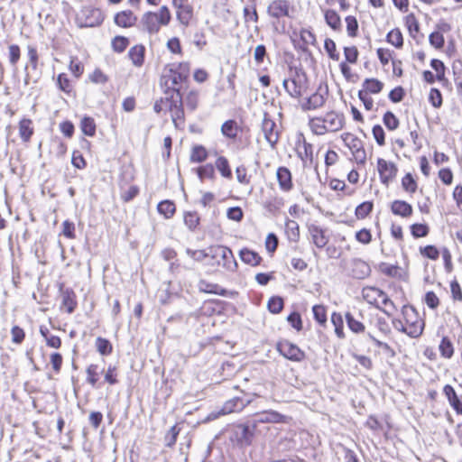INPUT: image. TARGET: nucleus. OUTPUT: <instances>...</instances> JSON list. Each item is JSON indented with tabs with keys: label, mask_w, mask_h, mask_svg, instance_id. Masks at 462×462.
<instances>
[{
	"label": "nucleus",
	"mask_w": 462,
	"mask_h": 462,
	"mask_svg": "<svg viewBox=\"0 0 462 462\" xmlns=\"http://www.w3.org/2000/svg\"><path fill=\"white\" fill-rule=\"evenodd\" d=\"M262 130L265 140L268 142L272 148H274L279 140V133L275 122L269 118L267 115H265L263 120Z\"/></svg>",
	"instance_id": "f8f14e48"
},
{
	"label": "nucleus",
	"mask_w": 462,
	"mask_h": 462,
	"mask_svg": "<svg viewBox=\"0 0 462 462\" xmlns=\"http://www.w3.org/2000/svg\"><path fill=\"white\" fill-rule=\"evenodd\" d=\"M443 393L457 413L462 414V402L458 399L454 388L447 384L444 386Z\"/></svg>",
	"instance_id": "4be33fe9"
},
{
	"label": "nucleus",
	"mask_w": 462,
	"mask_h": 462,
	"mask_svg": "<svg viewBox=\"0 0 462 462\" xmlns=\"http://www.w3.org/2000/svg\"><path fill=\"white\" fill-rule=\"evenodd\" d=\"M145 47L137 44L132 47L128 51V57L135 67H142L144 62Z\"/></svg>",
	"instance_id": "412c9836"
},
{
	"label": "nucleus",
	"mask_w": 462,
	"mask_h": 462,
	"mask_svg": "<svg viewBox=\"0 0 462 462\" xmlns=\"http://www.w3.org/2000/svg\"><path fill=\"white\" fill-rule=\"evenodd\" d=\"M177 18L183 25H188L192 18V7L188 4L177 10Z\"/></svg>",
	"instance_id": "c03bdc74"
},
{
	"label": "nucleus",
	"mask_w": 462,
	"mask_h": 462,
	"mask_svg": "<svg viewBox=\"0 0 462 462\" xmlns=\"http://www.w3.org/2000/svg\"><path fill=\"white\" fill-rule=\"evenodd\" d=\"M87 382L93 387L96 386L100 372L98 371V365L95 364H91L88 366L87 370Z\"/></svg>",
	"instance_id": "49530a36"
},
{
	"label": "nucleus",
	"mask_w": 462,
	"mask_h": 462,
	"mask_svg": "<svg viewBox=\"0 0 462 462\" xmlns=\"http://www.w3.org/2000/svg\"><path fill=\"white\" fill-rule=\"evenodd\" d=\"M57 86L61 91L65 93H70L72 90V85L70 83V80L68 75L65 73H60L58 75Z\"/></svg>",
	"instance_id": "4d7b16f0"
},
{
	"label": "nucleus",
	"mask_w": 462,
	"mask_h": 462,
	"mask_svg": "<svg viewBox=\"0 0 462 462\" xmlns=\"http://www.w3.org/2000/svg\"><path fill=\"white\" fill-rule=\"evenodd\" d=\"M198 176L199 180L202 181L204 179H211L215 178V168L212 164L208 163L197 169Z\"/></svg>",
	"instance_id": "603ef678"
},
{
	"label": "nucleus",
	"mask_w": 462,
	"mask_h": 462,
	"mask_svg": "<svg viewBox=\"0 0 462 462\" xmlns=\"http://www.w3.org/2000/svg\"><path fill=\"white\" fill-rule=\"evenodd\" d=\"M326 101L325 94L316 91L301 105L303 110H313L321 107Z\"/></svg>",
	"instance_id": "6ab92c4d"
},
{
	"label": "nucleus",
	"mask_w": 462,
	"mask_h": 462,
	"mask_svg": "<svg viewBox=\"0 0 462 462\" xmlns=\"http://www.w3.org/2000/svg\"><path fill=\"white\" fill-rule=\"evenodd\" d=\"M221 301L218 300H206L200 308V313L206 316H211L216 312H220L217 308L219 307Z\"/></svg>",
	"instance_id": "58836bf2"
},
{
	"label": "nucleus",
	"mask_w": 462,
	"mask_h": 462,
	"mask_svg": "<svg viewBox=\"0 0 462 462\" xmlns=\"http://www.w3.org/2000/svg\"><path fill=\"white\" fill-rule=\"evenodd\" d=\"M362 91L369 94H378L383 90V83L377 79H365L362 84Z\"/></svg>",
	"instance_id": "a878e982"
},
{
	"label": "nucleus",
	"mask_w": 462,
	"mask_h": 462,
	"mask_svg": "<svg viewBox=\"0 0 462 462\" xmlns=\"http://www.w3.org/2000/svg\"><path fill=\"white\" fill-rule=\"evenodd\" d=\"M411 232L415 238L424 237L429 234V226L425 224H413Z\"/></svg>",
	"instance_id": "774afa93"
},
{
	"label": "nucleus",
	"mask_w": 462,
	"mask_h": 462,
	"mask_svg": "<svg viewBox=\"0 0 462 462\" xmlns=\"http://www.w3.org/2000/svg\"><path fill=\"white\" fill-rule=\"evenodd\" d=\"M40 333L46 341V345L51 348H60L61 346V339L58 336L51 335L45 326L40 327Z\"/></svg>",
	"instance_id": "c85d7f7f"
},
{
	"label": "nucleus",
	"mask_w": 462,
	"mask_h": 462,
	"mask_svg": "<svg viewBox=\"0 0 462 462\" xmlns=\"http://www.w3.org/2000/svg\"><path fill=\"white\" fill-rule=\"evenodd\" d=\"M391 211L393 215L400 216L402 217H409L412 215V207L411 204L404 200L396 199L392 202Z\"/></svg>",
	"instance_id": "aec40b11"
},
{
	"label": "nucleus",
	"mask_w": 462,
	"mask_h": 462,
	"mask_svg": "<svg viewBox=\"0 0 462 462\" xmlns=\"http://www.w3.org/2000/svg\"><path fill=\"white\" fill-rule=\"evenodd\" d=\"M324 48L330 59L339 60V53L337 51L336 43L332 39L327 38L324 42Z\"/></svg>",
	"instance_id": "0e129e2a"
},
{
	"label": "nucleus",
	"mask_w": 462,
	"mask_h": 462,
	"mask_svg": "<svg viewBox=\"0 0 462 462\" xmlns=\"http://www.w3.org/2000/svg\"><path fill=\"white\" fill-rule=\"evenodd\" d=\"M286 421V416L276 411L268 410L254 415L252 421L254 429H256L258 423H281Z\"/></svg>",
	"instance_id": "9b49d317"
},
{
	"label": "nucleus",
	"mask_w": 462,
	"mask_h": 462,
	"mask_svg": "<svg viewBox=\"0 0 462 462\" xmlns=\"http://www.w3.org/2000/svg\"><path fill=\"white\" fill-rule=\"evenodd\" d=\"M384 291L376 288V287H365L362 290V297L363 299L371 305L375 306L376 308L380 309L378 305L379 299H383L384 296Z\"/></svg>",
	"instance_id": "dca6fc26"
},
{
	"label": "nucleus",
	"mask_w": 462,
	"mask_h": 462,
	"mask_svg": "<svg viewBox=\"0 0 462 462\" xmlns=\"http://www.w3.org/2000/svg\"><path fill=\"white\" fill-rule=\"evenodd\" d=\"M141 24L143 30L151 34L157 33L161 26L158 21V14L153 12H146L143 14L141 19Z\"/></svg>",
	"instance_id": "2eb2a0df"
},
{
	"label": "nucleus",
	"mask_w": 462,
	"mask_h": 462,
	"mask_svg": "<svg viewBox=\"0 0 462 462\" xmlns=\"http://www.w3.org/2000/svg\"><path fill=\"white\" fill-rule=\"evenodd\" d=\"M172 69H174L177 74L180 76V78L184 79L186 81L189 76V64L187 62L182 63H173L169 65Z\"/></svg>",
	"instance_id": "e2e57ef3"
},
{
	"label": "nucleus",
	"mask_w": 462,
	"mask_h": 462,
	"mask_svg": "<svg viewBox=\"0 0 462 462\" xmlns=\"http://www.w3.org/2000/svg\"><path fill=\"white\" fill-rule=\"evenodd\" d=\"M325 20L327 24L330 26L333 30L341 29V19L335 10H327L325 12Z\"/></svg>",
	"instance_id": "c9c22d12"
},
{
	"label": "nucleus",
	"mask_w": 462,
	"mask_h": 462,
	"mask_svg": "<svg viewBox=\"0 0 462 462\" xmlns=\"http://www.w3.org/2000/svg\"><path fill=\"white\" fill-rule=\"evenodd\" d=\"M303 150H300L298 152L299 157L301 159L303 163H305L307 161H310V162L313 160V146L311 143H307L305 140L303 141L302 144Z\"/></svg>",
	"instance_id": "8fccbe9b"
},
{
	"label": "nucleus",
	"mask_w": 462,
	"mask_h": 462,
	"mask_svg": "<svg viewBox=\"0 0 462 462\" xmlns=\"http://www.w3.org/2000/svg\"><path fill=\"white\" fill-rule=\"evenodd\" d=\"M32 120L28 118H23L19 122V135L21 139L27 143L30 141L32 135L33 134V128L32 127Z\"/></svg>",
	"instance_id": "c756f323"
},
{
	"label": "nucleus",
	"mask_w": 462,
	"mask_h": 462,
	"mask_svg": "<svg viewBox=\"0 0 462 462\" xmlns=\"http://www.w3.org/2000/svg\"><path fill=\"white\" fill-rule=\"evenodd\" d=\"M373 203L371 201H365L358 205L356 208V216L359 219L366 217L373 210Z\"/></svg>",
	"instance_id": "864d4df0"
},
{
	"label": "nucleus",
	"mask_w": 462,
	"mask_h": 462,
	"mask_svg": "<svg viewBox=\"0 0 462 462\" xmlns=\"http://www.w3.org/2000/svg\"><path fill=\"white\" fill-rule=\"evenodd\" d=\"M353 265L354 277L357 279H363L369 275L371 270L369 265L365 262L357 259L353 262Z\"/></svg>",
	"instance_id": "7c9ffc66"
},
{
	"label": "nucleus",
	"mask_w": 462,
	"mask_h": 462,
	"mask_svg": "<svg viewBox=\"0 0 462 462\" xmlns=\"http://www.w3.org/2000/svg\"><path fill=\"white\" fill-rule=\"evenodd\" d=\"M186 82V80L177 72L172 69L169 65L164 69L163 73L161 78V84L163 85L166 88L165 93L168 94L171 90L172 92L171 95L175 94V97L178 96V91L180 93V88L178 86L181 85L182 83Z\"/></svg>",
	"instance_id": "39448f33"
},
{
	"label": "nucleus",
	"mask_w": 462,
	"mask_h": 462,
	"mask_svg": "<svg viewBox=\"0 0 462 462\" xmlns=\"http://www.w3.org/2000/svg\"><path fill=\"white\" fill-rule=\"evenodd\" d=\"M157 209L161 215L165 217V218H171L176 211V207L172 201L163 200L158 204Z\"/></svg>",
	"instance_id": "4c0bfd02"
},
{
	"label": "nucleus",
	"mask_w": 462,
	"mask_h": 462,
	"mask_svg": "<svg viewBox=\"0 0 462 462\" xmlns=\"http://www.w3.org/2000/svg\"><path fill=\"white\" fill-rule=\"evenodd\" d=\"M343 140L347 144L352 153L363 148L362 141L351 134H346Z\"/></svg>",
	"instance_id": "5fc2aeb1"
},
{
	"label": "nucleus",
	"mask_w": 462,
	"mask_h": 462,
	"mask_svg": "<svg viewBox=\"0 0 462 462\" xmlns=\"http://www.w3.org/2000/svg\"><path fill=\"white\" fill-rule=\"evenodd\" d=\"M208 157V152L206 148L202 145H195L192 148V152L190 154V161L192 162H202Z\"/></svg>",
	"instance_id": "37998d69"
},
{
	"label": "nucleus",
	"mask_w": 462,
	"mask_h": 462,
	"mask_svg": "<svg viewBox=\"0 0 462 462\" xmlns=\"http://www.w3.org/2000/svg\"><path fill=\"white\" fill-rule=\"evenodd\" d=\"M279 187L282 191H290L293 185L291 180V173L286 167H279L276 172Z\"/></svg>",
	"instance_id": "a211bd4d"
},
{
	"label": "nucleus",
	"mask_w": 462,
	"mask_h": 462,
	"mask_svg": "<svg viewBox=\"0 0 462 462\" xmlns=\"http://www.w3.org/2000/svg\"><path fill=\"white\" fill-rule=\"evenodd\" d=\"M184 223L189 230L193 231L199 223V217L196 212H187L184 215Z\"/></svg>",
	"instance_id": "680f3d73"
},
{
	"label": "nucleus",
	"mask_w": 462,
	"mask_h": 462,
	"mask_svg": "<svg viewBox=\"0 0 462 462\" xmlns=\"http://www.w3.org/2000/svg\"><path fill=\"white\" fill-rule=\"evenodd\" d=\"M312 312L315 320L320 325H325L327 322V313L325 307L323 305H315L312 308Z\"/></svg>",
	"instance_id": "bf43d9fd"
},
{
	"label": "nucleus",
	"mask_w": 462,
	"mask_h": 462,
	"mask_svg": "<svg viewBox=\"0 0 462 462\" xmlns=\"http://www.w3.org/2000/svg\"><path fill=\"white\" fill-rule=\"evenodd\" d=\"M283 305H284V303H283V300L282 297L273 296L268 300L267 307H268V310L270 312H272L273 314H278L282 310Z\"/></svg>",
	"instance_id": "09e8293b"
},
{
	"label": "nucleus",
	"mask_w": 462,
	"mask_h": 462,
	"mask_svg": "<svg viewBox=\"0 0 462 462\" xmlns=\"http://www.w3.org/2000/svg\"><path fill=\"white\" fill-rule=\"evenodd\" d=\"M383 122L386 128L390 131H393L399 126V119L391 111H387L383 117Z\"/></svg>",
	"instance_id": "3c124183"
},
{
	"label": "nucleus",
	"mask_w": 462,
	"mask_h": 462,
	"mask_svg": "<svg viewBox=\"0 0 462 462\" xmlns=\"http://www.w3.org/2000/svg\"><path fill=\"white\" fill-rule=\"evenodd\" d=\"M171 120L176 128H180L184 125V109L181 94L178 92V96L171 95V104L169 105Z\"/></svg>",
	"instance_id": "1a4fd4ad"
},
{
	"label": "nucleus",
	"mask_w": 462,
	"mask_h": 462,
	"mask_svg": "<svg viewBox=\"0 0 462 462\" xmlns=\"http://www.w3.org/2000/svg\"><path fill=\"white\" fill-rule=\"evenodd\" d=\"M198 287L201 292L217 294L221 296H225L226 294V289H223L219 285L208 282L205 280L199 281Z\"/></svg>",
	"instance_id": "393cba45"
},
{
	"label": "nucleus",
	"mask_w": 462,
	"mask_h": 462,
	"mask_svg": "<svg viewBox=\"0 0 462 462\" xmlns=\"http://www.w3.org/2000/svg\"><path fill=\"white\" fill-rule=\"evenodd\" d=\"M104 20L102 12L91 6L83 7L77 15L80 27H94L99 25Z\"/></svg>",
	"instance_id": "20e7f679"
},
{
	"label": "nucleus",
	"mask_w": 462,
	"mask_h": 462,
	"mask_svg": "<svg viewBox=\"0 0 462 462\" xmlns=\"http://www.w3.org/2000/svg\"><path fill=\"white\" fill-rule=\"evenodd\" d=\"M276 349L286 359L293 362H301L306 356L304 351L287 339L279 341Z\"/></svg>",
	"instance_id": "423d86ee"
},
{
	"label": "nucleus",
	"mask_w": 462,
	"mask_h": 462,
	"mask_svg": "<svg viewBox=\"0 0 462 462\" xmlns=\"http://www.w3.org/2000/svg\"><path fill=\"white\" fill-rule=\"evenodd\" d=\"M96 347L102 356H107L112 352L111 343L103 337H97L96 340Z\"/></svg>",
	"instance_id": "13d9d810"
},
{
	"label": "nucleus",
	"mask_w": 462,
	"mask_h": 462,
	"mask_svg": "<svg viewBox=\"0 0 462 462\" xmlns=\"http://www.w3.org/2000/svg\"><path fill=\"white\" fill-rule=\"evenodd\" d=\"M402 314L406 322L407 335L413 338L419 337L423 332V320L419 319L415 309L411 306H403Z\"/></svg>",
	"instance_id": "7ed1b4c3"
},
{
	"label": "nucleus",
	"mask_w": 462,
	"mask_h": 462,
	"mask_svg": "<svg viewBox=\"0 0 462 462\" xmlns=\"http://www.w3.org/2000/svg\"><path fill=\"white\" fill-rule=\"evenodd\" d=\"M345 319L347 327L353 333L359 334L365 332V325L361 321L356 319L355 317L350 312L346 313Z\"/></svg>",
	"instance_id": "72a5a7b5"
},
{
	"label": "nucleus",
	"mask_w": 462,
	"mask_h": 462,
	"mask_svg": "<svg viewBox=\"0 0 462 462\" xmlns=\"http://www.w3.org/2000/svg\"><path fill=\"white\" fill-rule=\"evenodd\" d=\"M377 170L381 182L385 186L389 185V183L395 178L398 171V169L393 162H387L382 158L377 160Z\"/></svg>",
	"instance_id": "9d476101"
},
{
	"label": "nucleus",
	"mask_w": 462,
	"mask_h": 462,
	"mask_svg": "<svg viewBox=\"0 0 462 462\" xmlns=\"http://www.w3.org/2000/svg\"><path fill=\"white\" fill-rule=\"evenodd\" d=\"M137 16L130 10L117 13L114 17L115 23L122 28H129L135 24Z\"/></svg>",
	"instance_id": "f3484780"
},
{
	"label": "nucleus",
	"mask_w": 462,
	"mask_h": 462,
	"mask_svg": "<svg viewBox=\"0 0 462 462\" xmlns=\"http://www.w3.org/2000/svg\"><path fill=\"white\" fill-rule=\"evenodd\" d=\"M240 259L246 264L256 266L260 264L262 257L258 253L248 248H243L239 252Z\"/></svg>",
	"instance_id": "5701e85b"
},
{
	"label": "nucleus",
	"mask_w": 462,
	"mask_h": 462,
	"mask_svg": "<svg viewBox=\"0 0 462 462\" xmlns=\"http://www.w3.org/2000/svg\"><path fill=\"white\" fill-rule=\"evenodd\" d=\"M439 351L443 357L450 358L453 356L454 348L448 337H444L439 344Z\"/></svg>",
	"instance_id": "de8ad7c7"
},
{
	"label": "nucleus",
	"mask_w": 462,
	"mask_h": 462,
	"mask_svg": "<svg viewBox=\"0 0 462 462\" xmlns=\"http://www.w3.org/2000/svg\"><path fill=\"white\" fill-rule=\"evenodd\" d=\"M285 235L289 241L298 242L300 239V226L295 220L287 219L285 222Z\"/></svg>",
	"instance_id": "bb28decb"
},
{
	"label": "nucleus",
	"mask_w": 462,
	"mask_h": 462,
	"mask_svg": "<svg viewBox=\"0 0 462 462\" xmlns=\"http://www.w3.org/2000/svg\"><path fill=\"white\" fill-rule=\"evenodd\" d=\"M209 254L212 258H221L222 265L227 270L234 271L237 266L231 249L226 246H212L209 248Z\"/></svg>",
	"instance_id": "0eeeda50"
},
{
	"label": "nucleus",
	"mask_w": 462,
	"mask_h": 462,
	"mask_svg": "<svg viewBox=\"0 0 462 462\" xmlns=\"http://www.w3.org/2000/svg\"><path fill=\"white\" fill-rule=\"evenodd\" d=\"M252 399L245 396H236L227 400L222 408L217 411H212L207 416V420H214L222 415H226L232 412L242 411L246 406L252 402Z\"/></svg>",
	"instance_id": "f03ea898"
},
{
	"label": "nucleus",
	"mask_w": 462,
	"mask_h": 462,
	"mask_svg": "<svg viewBox=\"0 0 462 462\" xmlns=\"http://www.w3.org/2000/svg\"><path fill=\"white\" fill-rule=\"evenodd\" d=\"M429 42L436 49H441L444 46V36L440 32H433L429 36Z\"/></svg>",
	"instance_id": "69168bd1"
},
{
	"label": "nucleus",
	"mask_w": 462,
	"mask_h": 462,
	"mask_svg": "<svg viewBox=\"0 0 462 462\" xmlns=\"http://www.w3.org/2000/svg\"><path fill=\"white\" fill-rule=\"evenodd\" d=\"M344 115L330 111L324 116H317L310 120L309 125L317 135H323L328 132H337L344 126Z\"/></svg>",
	"instance_id": "f257e3e1"
},
{
	"label": "nucleus",
	"mask_w": 462,
	"mask_h": 462,
	"mask_svg": "<svg viewBox=\"0 0 462 462\" xmlns=\"http://www.w3.org/2000/svg\"><path fill=\"white\" fill-rule=\"evenodd\" d=\"M290 11L291 6L287 0H274L267 8L268 14L276 19L290 17Z\"/></svg>",
	"instance_id": "ddd939ff"
},
{
	"label": "nucleus",
	"mask_w": 462,
	"mask_h": 462,
	"mask_svg": "<svg viewBox=\"0 0 462 462\" xmlns=\"http://www.w3.org/2000/svg\"><path fill=\"white\" fill-rule=\"evenodd\" d=\"M282 86L290 97L299 98L301 96V87L295 79H285Z\"/></svg>",
	"instance_id": "cd10ccee"
},
{
	"label": "nucleus",
	"mask_w": 462,
	"mask_h": 462,
	"mask_svg": "<svg viewBox=\"0 0 462 462\" xmlns=\"http://www.w3.org/2000/svg\"><path fill=\"white\" fill-rule=\"evenodd\" d=\"M405 25L409 31L410 35L412 38L416 37V34L420 32V23L414 15V14H409L405 16Z\"/></svg>",
	"instance_id": "ea45409f"
},
{
	"label": "nucleus",
	"mask_w": 462,
	"mask_h": 462,
	"mask_svg": "<svg viewBox=\"0 0 462 462\" xmlns=\"http://www.w3.org/2000/svg\"><path fill=\"white\" fill-rule=\"evenodd\" d=\"M216 167L224 178H232V171L229 166V162L226 157H218L216 161Z\"/></svg>",
	"instance_id": "a19ab883"
},
{
	"label": "nucleus",
	"mask_w": 462,
	"mask_h": 462,
	"mask_svg": "<svg viewBox=\"0 0 462 462\" xmlns=\"http://www.w3.org/2000/svg\"><path fill=\"white\" fill-rule=\"evenodd\" d=\"M402 186L407 192L414 193L417 189V182L411 173L405 174L402 180Z\"/></svg>",
	"instance_id": "052dcab7"
},
{
	"label": "nucleus",
	"mask_w": 462,
	"mask_h": 462,
	"mask_svg": "<svg viewBox=\"0 0 462 462\" xmlns=\"http://www.w3.org/2000/svg\"><path fill=\"white\" fill-rule=\"evenodd\" d=\"M62 307L66 308L68 313H72L76 307V295L70 289L61 291Z\"/></svg>",
	"instance_id": "b1692460"
},
{
	"label": "nucleus",
	"mask_w": 462,
	"mask_h": 462,
	"mask_svg": "<svg viewBox=\"0 0 462 462\" xmlns=\"http://www.w3.org/2000/svg\"><path fill=\"white\" fill-rule=\"evenodd\" d=\"M81 130L84 134L93 136L96 134V124L93 118L89 116H84L81 120Z\"/></svg>",
	"instance_id": "a18cd8bd"
},
{
	"label": "nucleus",
	"mask_w": 462,
	"mask_h": 462,
	"mask_svg": "<svg viewBox=\"0 0 462 462\" xmlns=\"http://www.w3.org/2000/svg\"><path fill=\"white\" fill-rule=\"evenodd\" d=\"M221 133L229 139H236L238 134V125L235 120H227L221 126Z\"/></svg>",
	"instance_id": "2f4dec72"
},
{
	"label": "nucleus",
	"mask_w": 462,
	"mask_h": 462,
	"mask_svg": "<svg viewBox=\"0 0 462 462\" xmlns=\"http://www.w3.org/2000/svg\"><path fill=\"white\" fill-rule=\"evenodd\" d=\"M300 41L302 42V44L300 46V50L302 51H308L309 45H315L316 43V37L312 32H310L308 29H301L300 32Z\"/></svg>",
	"instance_id": "f704fd0d"
},
{
	"label": "nucleus",
	"mask_w": 462,
	"mask_h": 462,
	"mask_svg": "<svg viewBox=\"0 0 462 462\" xmlns=\"http://www.w3.org/2000/svg\"><path fill=\"white\" fill-rule=\"evenodd\" d=\"M346 31L350 37H355L357 34L358 23L355 16L348 15L346 17Z\"/></svg>",
	"instance_id": "338daca9"
},
{
	"label": "nucleus",
	"mask_w": 462,
	"mask_h": 462,
	"mask_svg": "<svg viewBox=\"0 0 462 462\" xmlns=\"http://www.w3.org/2000/svg\"><path fill=\"white\" fill-rule=\"evenodd\" d=\"M386 40L396 48H402L403 45V37L400 29L395 28L387 33Z\"/></svg>",
	"instance_id": "79ce46f5"
},
{
	"label": "nucleus",
	"mask_w": 462,
	"mask_h": 462,
	"mask_svg": "<svg viewBox=\"0 0 462 462\" xmlns=\"http://www.w3.org/2000/svg\"><path fill=\"white\" fill-rule=\"evenodd\" d=\"M254 430L253 424H238L232 430V439L240 446H249L252 444Z\"/></svg>",
	"instance_id": "6e6552de"
},
{
	"label": "nucleus",
	"mask_w": 462,
	"mask_h": 462,
	"mask_svg": "<svg viewBox=\"0 0 462 462\" xmlns=\"http://www.w3.org/2000/svg\"><path fill=\"white\" fill-rule=\"evenodd\" d=\"M129 45L128 38L125 36H116L112 40V48L116 52H123Z\"/></svg>",
	"instance_id": "6e6d98bb"
},
{
	"label": "nucleus",
	"mask_w": 462,
	"mask_h": 462,
	"mask_svg": "<svg viewBox=\"0 0 462 462\" xmlns=\"http://www.w3.org/2000/svg\"><path fill=\"white\" fill-rule=\"evenodd\" d=\"M367 337L374 343V345L375 346H377L381 349L382 353L387 358H393L396 356V353L393 350V348L391 346H389L387 343L378 340L371 333H368Z\"/></svg>",
	"instance_id": "473e14b6"
},
{
	"label": "nucleus",
	"mask_w": 462,
	"mask_h": 462,
	"mask_svg": "<svg viewBox=\"0 0 462 462\" xmlns=\"http://www.w3.org/2000/svg\"><path fill=\"white\" fill-rule=\"evenodd\" d=\"M308 231L311 237L312 243L318 248H323L328 243V236H326L325 230L322 227L315 224H310L308 226Z\"/></svg>",
	"instance_id": "4468645a"
},
{
	"label": "nucleus",
	"mask_w": 462,
	"mask_h": 462,
	"mask_svg": "<svg viewBox=\"0 0 462 462\" xmlns=\"http://www.w3.org/2000/svg\"><path fill=\"white\" fill-rule=\"evenodd\" d=\"M331 322L335 328V333L340 339L345 338L344 320L340 313L333 312L331 315Z\"/></svg>",
	"instance_id": "e433bc0d"
}]
</instances>
